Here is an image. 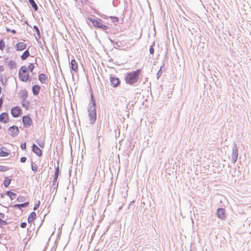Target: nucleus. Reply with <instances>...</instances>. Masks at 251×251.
Returning a JSON list of instances; mask_svg holds the SVG:
<instances>
[{
	"mask_svg": "<svg viewBox=\"0 0 251 251\" xmlns=\"http://www.w3.org/2000/svg\"><path fill=\"white\" fill-rule=\"evenodd\" d=\"M4 71V67L2 66H0V73Z\"/></svg>",
	"mask_w": 251,
	"mask_h": 251,
	"instance_id": "44",
	"label": "nucleus"
},
{
	"mask_svg": "<svg viewBox=\"0 0 251 251\" xmlns=\"http://www.w3.org/2000/svg\"><path fill=\"white\" fill-rule=\"evenodd\" d=\"M6 171V169L5 167L0 166V171Z\"/></svg>",
	"mask_w": 251,
	"mask_h": 251,
	"instance_id": "43",
	"label": "nucleus"
},
{
	"mask_svg": "<svg viewBox=\"0 0 251 251\" xmlns=\"http://www.w3.org/2000/svg\"><path fill=\"white\" fill-rule=\"evenodd\" d=\"M59 174V166H58L55 169L54 176H58Z\"/></svg>",
	"mask_w": 251,
	"mask_h": 251,
	"instance_id": "33",
	"label": "nucleus"
},
{
	"mask_svg": "<svg viewBox=\"0 0 251 251\" xmlns=\"http://www.w3.org/2000/svg\"><path fill=\"white\" fill-rule=\"evenodd\" d=\"M26 226V223L25 222H23L21 224V227L22 228H25Z\"/></svg>",
	"mask_w": 251,
	"mask_h": 251,
	"instance_id": "38",
	"label": "nucleus"
},
{
	"mask_svg": "<svg viewBox=\"0 0 251 251\" xmlns=\"http://www.w3.org/2000/svg\"><path fill=\"white\" fill-rule=\"evenodd\" d=\"M34 68V66L32 63L29 64V65L28 66V68L29 70V71L32 72Z\"/></svg>",
	"mask_w": 251,
	"mask_h": 251,
	"instance_id": "30",
	"label": "nucleus"
},
{
	"mask_svg": "<svg viewBox=\"0 0 251 251\" xmlns=\"http://www.w3.org/2000/svg\"><path fill=\"white\" fill-rule=\"evenodd\" d=\"M8 121V115L6 113H2L0 115V122L6 123Z\"/></svg>",
	"mask_w": 251,
	"mask_h": 251,
	"instance_id": "10",
	"label": "nucleus"
},
{
	"mask_svg": "<svg viewBox=\"0 0 251 251\" xmlns=\"http://www.w3.org/2000/svg\"><path fill=\"white\" fill-rule=\"evenodd\" d=\"M28 102L25 101V100H23L22 103V106L25 107V109H27L28 107Z\"/></svg>",
	"mask_w": 251,
	"mask_h": 251,
	"instance_id": "29",
	"label": "nucleus"
},
{
	"mask_svg": "<svg viewBox=\"0 0 251 251\" xmlns=\"http://www.w3.org/2000/svg\"><path fill=\"white\" fill-rule=\"evenodd\" d=\"M29 3L32 6L34 10L37 11L38 10V6L34 0H28Z\"/></svg>",
	"mask_w": 251,
	"mask_h": 251,
	"instance_id": "19",
	"label": "nucleus"
},
{
	"mask_svg": "<svg viewBox=\"0 0 251 251\" xmlns=\"http://www.w3.org/2000/svg\"><path fill=\"white\" fill-rule=\"evenodd\" d=\"M26 48V44L24 42H19L16 45V49L17 50H23Z\"/></svg>",
	"mask_w": 251,
	"mask_h": 251,
	"instance_id": "9",
	"label": "nucleus"
},
{
	"mask_svg": "<svg viewBox=\"0 0 251 251\" xmlns=\"http://www.w3.org/2000/svg\"><path fill=\"white\" fill-rule=\"evenodd\" d=\"M8 58H5V62H6L8 60Z\"/></svg>",
	"mask_w": 251,
	"mask_h": 251,
	"instance_id": "49",
	"label": "nucleus"
},
{
	"mask_svg": "<svg viewBox=\"0 0 251 251\" xmlns=\"http://www.w3.org/2000/svg\"><path fill=\"white\" fill-rule=\"evenodd\" d=\"M26 158L25 157H22L21 158V162L22 163L25 162L26 161Z\"/></svg>",
	"mask_w": 251,
	"mask_h": 251,
	"instance_id": "40",
	"label": "nucleus"
},
{
	"mask_svg": "<svg viewBox=\"0 0 251 251\" xmlns=\"http://www.w3.org/2000/svg\"><path fill=\"white\" fill-rule=\"evenodd\" d=\"M29 76L27 68L25 66H22L19 72V77L20 79L22 81L25 82L28 80Z\"/></svg>",
	"mask_w": 251,
	"mask_h": 251,
	"instance_id": "3",
	"label": "nucleus"
},
{
	"mask_svg": "<svg viewBox=\"0 0 251 251\" xmlns=\"http://www.w3.org/2000/svg\"><path fill=\"white\" fill-rule=\"evenodd\" d=\"M2 104V98H0V108L1 107Z\"/></svg>",
	"mask_w": 251,
	"mask_h": 251,
	"instance_id": "45",
	"label": "nucleus"
},
{
	"mask_svg": "<svg viewBox=\"0 0 251 251\" xmlns=\"http://www.w3.org/2000/svg\"><path fill=\"white\" fill-rule=\"evenodd\" d=\"M8 131L9 134L13 136H16L19 133V129L16 126H12L9 127Z\"/></svg>",
	"mask_w": 251,
	"mask_h": 251,
	"instance_id": "8",
	"label": "nucleus"
},
{
	"mask_svg": "<svg viewBox=\"0 0 251 251\" xmlns=\"http://www.w3.org/2000/svg\"><path fill=\"white\" fill-rule=\"evenodd\" d=\"M0 224L2 225H6L7 224L6 221L1 219H0Z\"/></svg>",
	"mask_w": 251,
	"mask_h": 251,
	"instance_id": "37",
	"label": "nucleus"
},
{
	"mask_svg": "<svg viewBox=\"0 0 251 251\" xmlns=\"http://www.w3.org/2000/svg\"><path fill=\"white\" fill-rule=\"evenodd\" d=\"M90 20L93 23L94 26L99 28L101 23L98 20L94 18H90Z\"/></svg>",
	"mask_w": 251,
	"mask_h": 251,
	"instance_id": "17",
	"label": "nucleus"
},
{
	"mask_svg": "<svg viewBox=\"0 0 251 251\" xmlns=\"http://www.w3.org/2000/svg\"><path fill=\"white\" fill-rule=\"evenodd\" d=\"M39 146L41 147H44V144L43 143H39Z\"/></svg>",
	"mask_w": 251,
	"mask_h": 251,
	"instance_id": "46",
	"label": "nucleus"
},
{
	"mask_svg": "<svg viewBox=\"0 0 251 251\" xmlns=\"http://www.w3.org/2000/svg\"><path fill=\"white\" fill-rule=\"evenodd\" d=\"M99 28L102 29L103 30H106L108 28V27L105 25H102L101 23Z\"/></svg>",
	"mask_w": 251,
	"mask_h": 251,
	"instance_id": "32",
	"label": "nucleus"
},
{
	"mask_svg": "<svg viewBox=\"0 0 251 251\" xmlns=\"http://www.w3.org/2000/svg\"><path fill=\"white\" fill-rule=\"evenodd\" d=\"M7 65L11 70L16 69L17 67L16 63L12 60H10L7 62Z\"/></svg>",
	"mask_w": 251,
	"mask_h": 251,
	"instance_id": "15",
	"label": "nucleus"
},
{
	"mask_svg": "<svg viewBox=\"0 0 251 251\" xmlns=\"http://www.w3.org/2000/svg\"><path fill=\"white\" fill-rule=\"evenodd\" d=\"M29 52L28 50H26L23 53V54L21 56V59L23 60H25L29 56Z\"/></svg>",
	"mask_w": 251,
	"mask_h": 251,
	"instance_id": "20",
	"label": "nucleus"
},
{
	"mask_svg": "<svg viewBox=\"0 0 251 251\" xmlns=\"http://www.w3.org/2000/svg\"><path fill=\"white\" fill-rule=\"evenodd\" d=\"M161 74H162L161 68H160V70H159V71L157 73V79H158L160 77Z\"/></svg>",
	"mask_w": 251,
	"mask_h": 251,
	"instance_id": "35",
	"label": "nucleus"
},
{
	"mask_svg": "<svg viewBox=\"0 0 251 251\" xmlns=\"http://www.w3.org/2000/svg\"><path fill=\"white\" fill-rule=\"evenodd\" d=\"M11 179H8V178L5 179L3 182V184L4 185V186L5 187L8 186V185H9V184L11 182Z\"/></svg>",
	"mask_w": 251,
	"mask_h": 251,
	"instance_id": "25",
	"label": "nucleus"
},
{
	"mask_svg": "<svg viewBox=\"0 0 251 251\" xmlns=\"http://www.w3.org/2000/svg\"><path fill=\"white\" fill-rule=\"evenodd\" d=\"M92 105H89L88 107V115L89 120L91 124H93L97 118L96 110V103L93 95H91Z\"/></svg>",
	"mask_w": 251,
	"mask_h": 251,
	"instance_id": "1",
	"label": "nucleus"
},
{
	"mask_svg": "<svg viewBox=\"0 0 251 251\" xmlns=\"http://www.w3.org/2000/svg\"><path fill=\"white\" fill-rule=\"evenodd\" d=\"M4 47H5V43L2 40H1L0 41V50H3Z\"/></svg>",
	"mask_w": 251,
	"mask_h": 251,
	"instance_id": "26",
	"label": "nucleus"
},
{
	"mask_svg": "<svg viewBox=\"0 0 251 251\" xmlns=\"http://www.w3.org/2000/svg\"><path fill=\"white\" fill-rule=\"evenodd\" d=\"M110 80L111 85L114 87H117L119 85V82H120L118 78L114 77L113 76H110Z\"/></svg>",
	"mask_w": 251,
	"mask_h": 251,
	"instance_id": "11",
	"label": "nucleus"
},
{
	"mask_svg": "<svg viewBox=\"0 0 251 251\" xmlns=\"http://www.w3.org/2000/svg\"><path fill=\"white\" fill-rule=\"evenodd\" d=\"M40 204V201H38L37 203L35 204V205L34 206L33 210H36L39 207Z\"/></svg>",
	"mask_w": 251,
	"mask_h": 251,
	"instance_id": "31",
	"label": "nucleus"
},
{
	"mask_svg": "<svg viewBox=\"0 0 251 251\" xmlns=\"http://www.w3.org/2000/svg\"><path fill=\"white\" fill-rule=\"evenodd\" d=\"M111 43H112L113 45L114 46L115 48H120L121 50H126L128 47L127 46L125 45L126 42L123 43V42L118 41H114L111 39L110 40Z\"/></svg>",
	"mask_w": 251,
	"mask_h": 251,
	"instance_id": "4",
	"label": "nucleus"
},
{
	"mask_svg": "<svg viewBox=\"0 0 251 251\" xmlns=\"http://www.w3.org/2000/svg\"><path fill=\"white\" fill-rule=\"evenodd\" d=\"M36 213L35 212H32L28 217V222L29 223H32L36 217Z\"/></svg>",
	"mask_w": 251,
	"mask_h": 251,
	"instance_id": "18",
	"label": "nucleus"
},
{
	"mask_svg": "<svg viewBox=\"0 0 251 251\" xmlns=\"http://www.w3.org/2000/svg\"><path fill=\"white\" fill-rule=\"evenodd\" d=\"M12 32L14 33H16V31L15 30H13L12 31Z\"/></svg>",
	"mask_w": 251,
	"mask_h": 251,
	"instance_id": "48",
	"label": "nucleus"
},
{
	"mask_svg": "<svg viewBox=\"0 0 251 251\" xmlns=\"http://www.w3.org/2000/svg\"><path fill=\"white\" fill-rule=\"evenodd\" d=\"M238 156V149L236 143H234L232 148V161L233 163H235L237 161Z\"/></svg>",
	"mask_w": 251,
	"mask_h": 251,
	"instance_id": "5",
	"label": "nucleus"
},
{
	"mask_svg": "<svg viewBox=\"0 0 251 251\" xmlns=\"http://www.w3.org/2000/svg\"><path fill=\"white\" fill-rule=\"evenodd\" d=\"M24 197H19L17 199V201L18 202H22L24 201Z\"/></svg>",
	"mask_w": 251,
	"mask_h": 251,
	"instance_id": "39",
	"label": "nucleus"
},
{
	"mask_svg": "<svg viewBox=\"0 0 251 251\" xmlns=\"http://www.w3.org/2000/svg\"><path fill=\"white\" fill-rule=\"evenodd\" d=\"M71 68L75 72L77 71V64L75 59H72L71 62Z\"/></svg>",
	"mask_w": 251,
	"mask_h": 251,
	"instance_id": "14",
	"label": "nucleus"
},
{
	"mask_svg": "<svg viewBox=\"0 0 251 251\" xmlns=\"http://www.w3.org/2000/svg\"><path fill=\"white\" fill-rule=\"evenodd\" d=\"M140 71V69H138L132 73H128L126 77V82L130 85L136 83L139 78V74Z\"/></svg>",
	"mask_w": 251,
	"mask_h": 251,
	"instance_id": "2",
	"label": "nucleus"
},
{
	"mask_svg": "<svg viewBox=\"0 0 251 251\" xmlns=\"http://www.w3.org/2000/svg\"><path fill=\"white\" fill-rule=\"evenodd\" d=\"M112 21L113 23H116L118 21V18L115 17H111Z\"/></svg>",
	"mask_w": 251,
	"mask_h": 251,
	"instance_id": "34",
	"label": "nucleus"
},
{
	"mask_svg": "<svg viewBox=\"0 0 251 251\" xmlns=\"http://www.w3.org/2000/svg\"><path fill=\"white\" fill-rule=\"evenodd\" d=\"M100 137L99 136V144H100Z\"/></svg>",
	"mask_w": 251,
	"mask_h": 251,
	"instance_id": "50",
	"label": "nucleus"
},
{
	"mask_svg": "<svg viewBox=\"0 0 251 251\" xmlns=\"http://www.w3.org/2000/svg\"><path fill=\"white\" fill-rule=\"evenodd\" d=\"M41 87L37 85H35L32 87V92L34 95L37 96L39 94Z\"/></svg>",
	"mask_w": 251,
	"mask_h": 251,
	"instance_id": "16",
	"label": "nucleus"
},
{
	"mask_svg": "<svg viewBox=\"0 0 251 251\" xmlns=\"http://www.w3.org/2000/svg\"><path fill=\"white\" fill-rule=\"evenodd\" d=\"M46 75L43 74H41L39 75V79L40 80V81L42 82V83H44L45 82V81L46 80Z\"/></svg>",
	"mask_w": 251,
	"mask_h": 251,
	"instance_id": "24",
	"label": "nucleus"
},
{
	"mask_svg": "<svg viewBox=\"0 0 251 251\" xmlns=\"http://www.w3.org/2000/svg\"><path fill=\"white\" fill-rule=\"evenodd\" d=\"M0 215H1V217L2 218H3V217H4V215L3 214L0 213Z\"/></svg>",
	"mask_w": 251,
	"mask_h": 251,
	"instance_id": "47",
	"label": "nucleus"
},
{
	"mask_svg": "<svg viewBox=\"0 0 251 251\" xmlns=\"http://www.w3.org/2000/svg\"><path fill=\"white\" fill-rule=\"evenodd\" d=\"M37 168H38L37 165L36 164H34L33 163H32V164H31L32 170L33 171H34V172H36L37 171Z\"/></svg>",
	"mask_w": 251,
	"mask_h": 251,
	"instance_id": "28",
	"label": "nucleus"
},
{
	"mask_svg": "<svg viewBox=\"0 0 251 251\" xmlns=\"http://www.w3.org/2000/svg\"><path fill=\"white\" fill-rule=\"evenodd\" d=\"M5 148L3 147L0 149V156L6 157L9 155V153L3 150Z\"/></svg>",
	"mask_w": 251,
	"mask_h": 251,
	"instance_id": "23",
	"label": "nucleus"
},
{
	"mask_svg": "<svg viewBox=\"0 0 251 251\" xmlns=\"http://www.w3.org/2000/svg\"><path fill=\"white\" fill-rule=\"evenodd\" d=\"M217 216L222 219H223L225 218V210L223 208H218L217 210Z\"/></svg>",
	"mask_w": 251,
	"mask_h": 251,
	"instance_id": "13",
	"label": "nucleus"
},
{
	"mask_svg": "<svg viewBox=\"0 0 251 251\" xmlns=\"http://www.w3.org/2000/svg\"><path fill=\"white\" fill-rule=\"evenodd\" d=\"M21 148L22 150L25 149V148H26V144H25V143L21 144Z\"/></svg>",
	"mask_w": 251,
	"mask_h": 251,
	"instance_id": "36",
	"label": "nucleus"
},
{
	"mask_svg": "<svg viewBox=\"0 0 251 251\" xmlns=\"http://www.w3.org/2000/svg\"><path fill=\"white\" fill-rule=\"evenodd\" d=\"M150 52L151 54H153L154 53V49L151 46L150 48Z\"/></svg>",
	"mask_w": 251,
	"mask_h": 251,
	"instance_id": "42",
	"label": "nucleus"
},
{
	"mask_svg": "<svg viewBox=\"0 0 251 251\" xmlns=\"http://www.w3.org/2000/svg\"><path fill=\"white\" fill-rule=\"evenodd\" d=\"M58 177V176H54L52 185H54L55 184V183L57 181Z\"/></svg>",
	"mask_w": 251,
	"mask_h": 251,
	"instance_id": "41",
	"label": "nucleus"
},
{
	"mask_svg": "<svg viewBox=\"0 0 251 251\" xmlns=\"http://www.w3.org/2000/svg\"><path fill=\"white\" fill-rule=\"evenodd\" d=\"M34 29L36 31L38 38H40V33L39 28L36 25L33 26Z\"/></svg>",
	"mask_w": 251,
	"mask_h": 251,
	"instance_id": "27",
	"label": "nucleus"
},
{
	"mask_svg": "<svg viewBox=\"0 0 251 251\" xmlns=\"http://www.w3.org/2000/svg\"><path fill=\"white\" fill-rule=\"evenodd\" d=\"M32 151L36 153L38 156H41L42 152L41 150L35 144H33Z\"/></svg>",
	"mask_w": 251,
	"mask_h": 251,
	"instance_id": "12",
	"label": "nucleus"
},
{
	"mask_svg": "<svg viewBox=\"0 0 251 251\" xmlns=\"http://www.w3.org/2000/svg\"><path fill=\"white\" fill-rule=\"evenodd\" d=\"M6 195L10 197L11 200H14L16 197V194L11 191H7Z\"/></svg>",
	"mask_w": 251,
	"mask_h": 251,
	"instance_id": "21",
	"label": "nucleus"
},
{
	"mask_svg": "<svg viewBox=\"0 0 251 251\" xmlns=\"http://www.w3.org/2000/svg\"><path fill=\"white\" fill-rule=\"evenodd\" d=\"M28 202H26L22 204H17L14 205L15 207L21 208V207H25L27 206L28 205Z\"/></svg>",
	"mask_w": 251,
	"mask_h": 251,
	"instance_id": "22",
	"label": "nucleus"
},
{
	"mask_svg": "<svg viewBox=\"0 0 251 251\" xmlns=\"http://www.w3.org/2000/svg\"><path fill=\"white\" fill-rule=\"evenodd\" d=\"M23 123L25 126L29 127L32 124V120L29 116H25L23 118Z\"/></svg>",
	"mask_w": 251,
	"mask_h": 251,
	"instance_id": "7",
	"label": "nucleus"
},
{
	"mask_svg": "<svg viewBox=\"0 0 251 251\" xmlns=\"http://www.w3.org/2000/svg\"><path fill=\"white\" fill-rule=\"evenodd\" d=\"M12 115L14 117H18L20 116L21 113V109L19 106H15L12 108L11 111Z\"/></svg>",
	"mask_w": 251,
	"mask_h": 251,
	"instance_id": "6",
	"label": "nucleus"
}]
</instances>
